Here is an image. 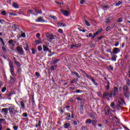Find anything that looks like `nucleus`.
Here are the masks:
<instances>
[{"label":"nucleus","instance_id":"0eeeda50","mask_svg":"<svg viewBox=\"0 0 130 130\" xmlns=\"http://www.w3.org/2000/svg\"><path fill=\"white\" fill-rule=\"evenodd\" d=\"M71 75H72V76H75V77H76V78H79V79H80V78H81V76H80V75H79V73H78L75 71L72 72Z\"/></svg>","mask_w":130,"mask_h":130},{"label":"nucleus","instance_id":"412c9836","mask_svg":"<svg viewBox=\"0 0 130 130\" xmlns=\"http://www.w3.org/2000/svg\"><path fill=\"white\" fill-rule=\"evenodd\" d=\"M13 7L15 9H19V6L16 3H13Z\"/></svg>","mask_w":130,"mask_h":130},{"label":"nucleus","instance_id":"9d476101","mask_svg":"<svg viewBox=\"0 0 130 130\" xmlns=\"http://www.w3.org/2000/svg\"><path fill=\"white\" fill-rule=\"evenodd\" d=\"M111 22H112V18L109 17V18H107V19L106 20V23L107 24H108V23H111Z\"/></svg>","mask_w":130,"mask_h":130},{"label":"nucleus","instance_id":"f03ea898","mask_svg":"<svg viewBox=\"0 0 130 130\" xmlns=\"http://www.w3.org/2000/svg\"><path fill=\"white\" fill-rule=\"evenodd\" d=\"M123 89H124V95L125 96V97H129L130 96V93L128 92V88H127V86L125 85L123 86Z\"/></svg>","mask_w":130,"mask_h":130},{"label":"nucleus","instance_id":"0e129e2a","mask_svg":"<svg viewBox=\"0 0 130 130\" xmlns=\"http://www.w3.org/2000/svg\"><path fill=\"white\" fill-rule=\"evenodd\" d=\"M58 61V59H56V60L53 61V63H56Z\"/></svg>","mask_w":130,"mask_h":130},{"label":"nucleus","instance_id":"f8f14e48","mask_svg":"<svg viewBox=\"0 0 130 130\" xmlns=\"http://www.w3.org/2000/svg\"><path fill=\"white\" fill-rule=\"evenodd\" d=\"M9 67L10 68V71L14 70V66H13V63L9 61Z\"/></svg>","mask_w":130,"mask_h":130},{"label":"nucleus","instance_id":"6e6552de","mask_svg":"<svg viewBox=\"0 0 130 130\" xmlns=\"http://www.w3.org/2000/svg\"><path fill=\"white\" fill-rule=\"evenodd\" d=\"M120 50H119V49L118 48H115L113 49V53H115V54H117Z\"/></svg>","mask_w":130,"mask_h":130},{"label":"nucleus","instance_id":"f704fd0d","mask_svg":"<svg viewBox=\"0 0 130 130\" xmlns=\"http://www.w3.org/2000/svg\"><path fill=\"white\" fill-rule=\"evenodd\" d=\"M15 80L14 79V78L13 77H11V79H10V83H11V84H13V83H14Z\"/></svg>","mask_w":130,"mask_h":130},{"label":"nucleus","instance_id":"338daca9","mask_svg":"<svg viewBox=\"0 0 130 130\" xmlns=\"http://www.w3.org/2000/svg\"><path fill=\"white\" fill-rule=\"evenodd\" d=\"M70 90H72V91H74L75 88L74 87H70Z\"/></svg>","mask_w":130,"mask_h":130},{"label":"nucleus","instance_id":"a18cd8bd","mask_svg":"<svg viewBox=\"0 0 130 130\" xmlns=\"http://www.w3.org/2000/svg\"><path fill=\"white\" fill-rule=\"evenodd\" d=\"M35 75L37 77H40V74L38 72H36Z\"/></svg>","mask_w":130,"mask_h":130},{"label":"nucleus","instance_id":"f3484780","mask_svg":"<svg viewBox=\"0 0 130 130\" xmlns=\"http://www.w3.org/2000/svg\"><path fill=\"white\" fill-rule=\"evenodd\" d=\"M66 114L68 116V118H67V120H70L71 119V114L70 113H66Z\"/></svg>","mask_w":130,"mask_h":130},{"label":"nucleus","instance_id":"603ef678","mask_svg":"<svg viewBox=\"0 0 130 130\" xmlns=\"http://www.w3.org/2000/svg\"><path fill=\"white\" fill-rule=\"evenodd\" d=\"M111 107H112V108H114V103H111V105H110Z\"/></svg>","mask_w":130,"mask_h":130},{"label":"nucleus","instance_id":"20e7f679","mask_svg":"<svg viewBox=\"0 0 130 130\" xmlns=\"http://www.w3.org/2000/svg\"><path fill=\"white\" fill-rule=\"evenodd\" d=\"M46 37H47L48 38V39L49 40H53L55 39V38H56L55 35H50L49 33H47L46 35Z\"/></svg>","mask_w":130,"mask_h":130},{"label":"nucleus","instance_id":"13d9d810","mask_svg":"<svg viewBox=\"0 0 130 130\" xmlns=\"http://www.w3.org/2000/svg\"><path fill=\"white\" fill-rule=\"evenodd\" d=\"M76 93H82V90H76Z\"/></svg>","mask_w":130,"mask_h":130},{"label":"nucleus","instance_id":"dca6fc26","mask_svg":"<svg viewBox=\"0 0 130 130\" xmlns=\"http://www.w3.org/2000/svg\"><path fill=\"white\" fill-rule=\"evenodd\" d=\"M43 47L44 51H48V47L46 45H43Z\"/></svg>","mask_w":130,"mask_h":130},{"label":"nucleus","instance_id":"1a4fd4ad","mask_svg":"<svg viewBox=\"0 0 130 130\" xmlns=\"http://www.w3.org/2000/svg\"><path fill=\"white\" fill-rule=\"evenodd\" d=\"M9 109L8 108H3L2 110V112H4L5 114H8Z\"/></svg>","mask_w":130,"mask_h":130},{"label":"nucleus","instance_id":"680f3d73","mask_svg":"<svg viewBox=\"0 0 130 130\" xmlns=\"http://www.w3.org/2000/svg\"><path fill=\"white\" fill-rule=\"evenodd\" d=\"M118 44H119V43H118V42H116L115 43V46H116V47L118 46Z\"/></svg>","mask_w":130,"mask_h":130},{"label":"nucleus","instance_id":"6ab92c4d","mask_svg":"<svg viewBox=\"0 0 130 130\" xmlns=\"http://www.w3.org/2000/svg\"><path fill=\"white\" fill-rule=\"evenodd\" d=\"M39 126H41V121L40 120L38 121V123L36 124V127H39Z\"/></svg>","mask_w":130,"mask_h":130},{"label":"nucleus","instance_id":"2f4dec72","mask_svg":"<svg viewBox=\"0 0 130 130\" xmlns=\"http://www.w3.org/2000/svg\"><path fill=\"white\" fill-rule=\"evenodd\" d=\"M2 122H6V120L5 119L0 118V123H2Z\"/></svg>","mask_w":130,"mask_h":130},{"label":"nucleus","instance_id":"a211bd4d","mask_svg":"<svg viewBox=\"0 0 130 130\" xmlns=\"http://www.w3.org/2000/svg\"><path fill=\"white\" fill-rule=\"evenodd\" d=\"M14 63L16 67H18V68L21 67V64H20V62H18L17 61H15Z\"/></svg>","mask_w":130,"mask_h":130},{"label":"nucleus","instance_id":"7c9ffc66","mask_svg":"<svg viewBox=\"0 0 130 130\" xmlns=\"http://www.w3.org/2000/svg\"><path fill=\"white\" fill-rule=\"evenodd\" d=\"M109 93L108 92H105L103 94V98H105V97H106V96H108L109 95Z\"/></svg>","mask_w":130,"mask_h":130},{"label":"nucleus","instance_id":"69168bd1","mask_svg":"<svg viewBox=\"0 0 130 130\" xmlns=\"http://www.w3.org/2000/svg\"><path fill=\"white\" fill-rule=\"evenodd\" d=\"M127 84L128 85V86H130V81L129 80L127 81Z\"/></svg>","mask_w":130,"mask_h":130},{"label":"nucleus","instance_id":"c85d7f7f","mask_svg":"<svg viewBox=\"0 0 130 130\" xmlns=\"http://www.w3.org/2000/svg\"><path fill=\"white\" fill-rule=\"evenodd\" d=\"M6 90H7V87H4L2 89L1 91L2 92V93H4V92H6Z\"/></svg>","mask_w":130,"mask_h":130},{"label":"nucleus","instance_id":"37998d69","mask_svg":"<svg viewBox=\"0 0 130 130\" xmlns=\"http://www.w3.org/2000/svg\"><path fill=\"white\" fill-rule=\"evenodd\" d=\"M9 44H13V43H14V40H9Z\"/></svg>","mask_w":130,"mask_h":130},{"label":"nucleus","instance_id":"2eb2a0df","mask_svg":"<svg viewBox=\"0 0 130 130\" xmlns=\"http://www.w3.org/2000/svg\"><path fill=\"white\" fill-rule=\"evenodd\" d=\"M118 91V88H117V87H115L114 88V93L113 95H116V93H117V92Z\"/></svg>","mask_w":130,"mask_h":130},{"label":"nucleus","instance_id":"aec40b11","mask_svg":"<svg viewBox=\"0 0 130 130\" xmlns=\"http://www.w3.org/2000/svg\"><path fill=\"white\" fill-rule=\"evenodd\" d=\"M116 57H117V56H115L113 55H112V58L111 59L113 60L114 61H116Z\"/></svg>","mask_w":130,"mask_h":130},{"label":"nucleus","instance_id":"8fccbe9b","mask_svg":"<svg viewBox=\"0 0 130 130\" xmlns=\"http://www.w3.org/2000/svg\"><path fill=\"white\" fill-rule=\"evenodd\" d=\"M23 116H24V117H27V116H28V114H27V113H24L23 114Z\"/></svg>","mask_w":130,"mask_h":130},{"label":"nucleus","instance_id":"a19ab883","mask_svg":"<svg viewBox=\"0 0 130 130\" xmlns=\"http://www.w3.org/2000/svg\"><path fill=\"white\" fill-rule=\"evenodd\" d=\"M99 34L96 31L95 33L94 34L93 36L92 37V38H94L96 35H98Z\"/></svg>","mask_w":130,"mask_h":130},{"label":"nucleus","instance_id":"4c0bfd02","mask_svg":"<svg viewBox=\"0 0 130 130\" xmlns=\"http://www.w3.org/2000/svg\"><path fill=\"white\" fill-rule=\"evenodd\" d=\"M1 14L2 15H3V16H6V15H7V13L5 11H3Z\"/></svg>","mask_w":130,"mask_h":130},{"label":"nucleus","instance_id":"e2e57ef3","mask_svg":"<svg viewBox=\"0 0 130 130\" xmlns=\"http://www.w3.org/2000/svg\"><path fill=\"white\" fill-rule=\"evenodd\" d=\"M50 70L51 71H54V67H53V66L51 67Z\"/></svg>","mask_w":130,"mask_h":130},{"label":"nucleus","instance_id":"ddd939ff","mask_svg":"<svg viewBox=\"0 0 130 130\" xmlns=\"http://www.w3.org/2000/svg\"><path fill=\"white\" fill-rule=\"evenodd\" d=\"M110 112V110L108 109V108H106L105 109V114L107 115H108L109 114V112Z\"/></svg>","mask_w":130,"mask_h":130},{"label":"nucleus","instance_id":"5fc2aeb1","mask_svg":"<svg viewBox=\"0 0 130 130\" xmlns=\"http://www.w3.org/2000/svg\"><path fill=\"white\" fill-rule=\"evenodd\" d=\"M102 31H103V29L101 28V29H100L97 32L99 33H101V32H102Z\"/></svg>","mask_w":130,"mask_h":130},{"label":"nucleus","instance_id":"79ce46f5","mask_svg":"<svg viewBox=\"0 0 130 130\" xmlns=\"http://www.w3.org/2000/svg\"><path fill=\"white\" fill-rule=\"evenodd\" d=\"M85 2H86V0H81L80 1L81 5H84V4L85 3Z\"/></svg>","mask_w":130,"mask_h":130},{"label":"nucleus","instance_id":"774afa93","mask_svg":"<svg viewBox=\"0 0 130 130\" xmlns=\"http://www.w3.org/2000/svg\"><path fill=\"white\" fill-rule=\"evenodd\" d=\"M91 81H92V82L93 83H94V84H95V79H93V78H91Z\"/></svg>","mask_w":130,"mask_h":130},{"label":"nucleus","instance_id":"e433bc0d","mask_svg":"<svg viewBox=\"0 0 130 130\" xmlns=\"http://www.w3.org/2000/svg\"><path fill=\"white\" fill-rule=\"evenodd\" d=\"M11 74L13 77L15 76V73L14 72V70H10Z\"/></svg>","mask_w":130,"mask_h":130},{"label":"nucleus","instance_id":"473e14b6","mask_svg":"<svg viewBox=\"0 0 130 130\" xmlns=\"http://www.w3.org/2000/svg\"><path fill=\"white\" fill-rule=\"evenodd\" d=\"M38 50L39 51H41V50H42V47L41 46H39L38 47Z\"/></svg>","mask_w":130,"mask_h":130},{"label":"nucleus","instance_id":"3c124183","mask_svg":"<svg viewBox=\"0 0 130 130\" xmlns=\"http://www.w3.org/2000/svg\"><path fill=\"white\" fill-rule=\"evenodd\" d=\"M18 126H14L13 127V129H14V130H18Z\"/></svg>","mask_w":130,"mask_h":130},{"label":"nucleus","instance_id":"58836bf2","mask_svg":"<svg viewBox=\"0 0 130 130\" xmlns=\"http://www.w3.org/2000/svg\"><path fill=\"white\" fill-rule=\"evenodd\" d=\"M85 76H86V78H92V76L87 74L86 73H84Z\"/></svg>","mask_w":130,"mask_h":130},{"label":"nucleus","instance_id":"bb28decb","mask_svg":"<svg viewBox=\"0 0 130 130\" xmlns=\"http://www.w3.org/2000/svg\"><path fill=\"white\" fill-rule=\"evenodd\" d=\"M35 43H36V44H41V40L39 39V40L36 41Z\"/></svg>","mask_w":130,"mask_h":130},{"label":"nucleus","instance_id":"4468645a","mask_svg":"<svg viewBox=\"0 0 130 130\" xmlns=\"http://www.w3.org/2000/svg\"><path fill=\"white\" fill-rule=\"evenodd\" d=\"M36 22H44V19H43V17H40L38 19L36 20Z\"/></svg>","mask_w":130,"mask_h":130},{"label":"nucleus","instance_id":"09e8293b","mask_svg":"<svg viewBox=\"0 0 130 130\" xmlns=\"http://www.w3.org/2000/svg\"><path fill=\"white\" fill-rule=\"evenodd\" d=\"M117 22H122V18H120L118 19V20L117 21Z\"/></svg>","mask_w":130,"mask_h":130},{"label":"nucleus","instance_id":"bf43d9fd","mask_svg":"<svg viewBox=\"0 0 130 130\" xmlns=\"http://www.w3.org/2000/svg\"><path fill=\"white\" fill-rule=\"evenodd\" d=\"M109 69L111 70V71H113V67L111 66H109Z\"/></svg>","mask_w":130,"mask_h":130},{"label":"nucleus","instance_id":"39448f33","mask_svg":"<svg viewBox=\"0 0 130 130\" xmlns=\"http://www.w3.org/2000/svg\"><path fill=\"white\" fill-rule=\"evenodd\" d=\"M16 49L20 54L24 55V51L23 50V48L20 47H17Z\"/></svg>","mask_w":130,"mask_h":130},{"label":"nucleus","instance_id":"a878e982","mask_svg":"<svg viewBox=\"0 0 130 130\" xmlns=\"http://www.w3.org/2000/svg\"><path fill=\"white\" fill-rule=\"evenodd\" d=\"M69 126H70V123H65L64 124V127L65 128H68V127H69Z\"/></svg>","mask_w":130,"mask_h":130},{"label":"nucleus","instance_id":"052dcab7","mask_svg":"<svg viewBox=\"0 0 130 130\" xmlns=\"http://www.w3.org/2000/svg\"><path fill=\"white\" fill-rule=\"evenodd\" d=\"M106 88V89H107V90H109V88H110V86H109V85H107Z\"/></svg>","mask_w":130,"mask_h":130},{"label":"nucleus","instance_id":"ea45409f","mask_svg":"<svg viewBox=\"0 0 130 130\" xmlns=\"http://www.w3.org/2000/svg\"><path fill=\"white\" fill-rule=\"evenodd\" d=\"M31 51L32 54H35V53H36V51L35 50V49H32Z\"/></svg>","mask_w":130,"mask_h":130},{"label":"nucleus","instance_id":"9b49d317","mask_svg":"<svg viewBox=\"0 0 130 130\" xmlns=\"http://www.w3.org/2000/svg\"><path fill=\"white\" fill-rule=\"evenodd\" d=\"M58 25L59 26V27H66V26H67V24L62 22H58Z\"/></svg>","mask_w":130,"mask_h":130},{"label":"nucleus","instance_id":"4d7b16f0","mask_svg":"<svg viewBox=\"0 0 130 130\" xmlns=\"http://www.w3.org/2000/svg\"><path fill=\"white\" fill-rule=\"evenodd\" d=\"M2 50H3V51H6L7 49H6V47H2Z\"/></svg>","mask_w":130,"mask_h":130},{"label":"nucleus","instance_id":"6e6d98bb","mask_svg":"<svg viewBox=\"0 0 130 130\" xmlns=\"http://www.w3.org/2000/svg\"><path fill=\"white\" fill-rule=\"evenodd\" d=\"M76 81H77V80H76V79H73L72 81H71V84H74V83H75L76 82Z\"/></svg>","mask_w":130,"mask_h":130},{"label":"nucleus","instance_id":"7ed1b4c3","mask_svg":"<svg viewBox=\"0 0 130 130\" xmlns=\"http://www.w3.org/2000/svg\"><path fill=\"white\" fill-rule=\"evenodd\" d=\"M118 101L119 105L117 106V107H119V106H121V105H125V102H124V101L121 97L119 98Z\"/></svg>","mask_w":130,"mask_h":130},{"label":"nucleus","instance_id":"cd10ccee","mask_svg":"<svg viewBox=\"0 0 130 130\" xmlns=\"http://www.w3.org/2000/svg\"><path fill=\"white\" fill-rule=\"evenodd\" d=\"M20 105L22 108H25V104H24V102H20Z\"/></svg>","mask_w":130,"mask_h":130},{"label":"nucleus","instance_id":"864d4df0","mask_svg":"<svg viewBox=\"0 0 130 130\" xmlns=\"http://www.w3.org/2000/svg\"><path fill=\"white\" fill-rule=\"evenodd\" d=\"M37 37L38 38V39H40V34L38 33L37 34Z\"/></svg>","mask_w":130,"mask_h":130},{"label":"nucleus","instance_id":"393cba45","mask_svg":"<svg viewBox=\"0 0 130 130\" xmlns=\"http://www.w3.org/2000/svg\"><path fill=\"white\" fill-rule=\"evenodd\" d=\"M85 123H92V120H91L90 119H87L85 121Z\"/></svg>","mask_w":130,"mask_h":130},{"label":"nucleus","instance_id":"c9c22d12","mask_svg":"<svg viewBox=\"0 0 130 130\" xmlns=\"http://www.w3.org/2000/svg\"><path fill=\"white\" fill-rule=\"evenodd\" d=\"M20 37H22V38H25V37H26V34H25V33L21 34Z\"/></svg>","mask_w":130,"mask_h":130},{"label":"nucleus","instance_id":"f257e3e1","mask_svg":"<svg viewBox=\"0 0 130 130\" xmlns=\"http://www.w3.org/2000/svg\"><path fill=\"white\" fill-rule=\"evenodd\" d=\"M15 108L16 107L14 105L10 106L8 108L9 113H10V114H13V113H18V111L17 110H15Z\"/></svg>","mask_w":130,"mask_h":130},{"label":"nucleus","instance_id":"72a5a7b5","mask_svg":"<svg viewBox=\"0 0 130 130\" xmlns=\"http://www.w3.org/2000/svg\"><path fill=\"white\" fill-rule=\"evenodd\" d=\"M35 11H36V13H38L39 14H42V11L41 10H38L37 9H36Z\"/></svg>","mask_w":130,"mask_h":130},{"label":"nucleus","instance_id":"4be33fe9","mask_svg":"<svg viewBox=\"0 0 130 130\" xmlns=\"http://www.w3.org/2000/svg\"><path fill=\"white\" fill-rule=\"evenodd\" d=\"M80 110V113L81 114H83L84 113V108H83V106H81Z\"/></svg>","mask_w":130,"mask_h":130},{"label":"nucleus","instance_id":"c756f323","mask_svg":"<svg viewBox=\"0 0 130 130\" xmlns=\"http://www.w3.org/2000/svg\"><path fill=\"white\" fill-rule=\"evenodd\" d=\"M84 23L86 26H90V23H89V22H88V21L86 20H84Z\"/></svg>","mask_w":130,"mask_h":130},{"label":"nucleus","instance_id":"49530a36","mask_svg":"<svg viewBox=\"0 0 130 130\" xmlns=\"http://www.w3.org/2000/svg\"><path fill=\"white\" fill-rule=\"evenodd\" d=\"M103 38H104V36H101L98 38V40H101Z\"/></svg>","mask_w":130,"mask_h":130},{"label":"nucleus","instance_id":"de8ad7c7","mask_svg":"<svg viewBox=\"0 0 130 130\" xmlns=\"http://www.w3.org/2000/svg\"><path fill=\"white\" fill-rule=\"evenodd\" d=\"M91 122H92L93 125H96V121L92 120V121H91Z\"/></svg>","mask_w":130,"mask_h":130},{"label":"nucleus","instance_id":"c03bdc74","mask_svg":"<svg viewBox=\"0 0 130 130\" xmlns=\"http://www.w3.org/2000/svg\"><path fill=\"white\" fill-rule=\"evenodd\" d=\"M58 32H59V33H60L61 34H62V33H63V31H62V29L60 28L58 30Z\"/></svg>","mask_w":130,"mask_h":130},{"label":"nucleus","instance_id":"5701e85b","mask_svg":"<svg viewBox=\"0 0 130 130\" xmlns=\"http://www.w3.org/2000/svg\"><path fill=\"white\" fill-rule=\"evenodd\" d=\"M122 4V2L119 1L118 3L115 4V6L116 7H119V6H120V5H121Z\"/></svg>","mask_w":130,"mask_h":130},{"label":"nucleus","instance_id":"b1692460","mask_svg":"<svg viewBox=\"0 0 130 130\" xmlns=\"http://www.w3.org/2000/svg\"><path fill=\"white\" fill-rule=\"evenodd\" d=\"M49 19H51V20H56L57 18H56V17L54 16H50L49 17Z\"/></svg>","mask_w":130,"mask_h":130},{"label":"nucleus","instance_id":"423d86ee","mask_svg":"<svg viewBox=\"0 0 130 130\" xmlns=\"http://www.w3.org/2000/svg\"><path fill=\"white\" fill-rule=\"evenodd\" d=\"M61 13H62V14L64 15V16H66V17H68L69 15H70V12L64 10H60Z\"/></svg>","mask_w":130,"mask_h":130}]
</instances>
